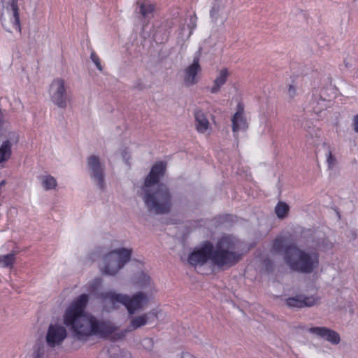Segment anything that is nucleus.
Listing matches in <instances>:
<instances>
[{
	"instance_id": "obj_1",
	"label": "nucleus",
	"mask_w": 358,
	"mask_h": 358,
	"mask_svg": "<svg viewBox=\"0 0 358 358\" xmlns=\"http://www.w3.org/2000/svg\"><path fill=\"white\" fill-rule=\"evenodd\" d=\"M89 301L86 294L75 299L66 309L63 315L64 324L69 327L78 340H85L92 335L106 337L113 332V328L103 321H99L92 315L85 313Z\"/></svg>"
},
{
	"instance_id": "obj_2",
	"label": "nucleus",
	"mask_w": 358,
	"mask_h": 358,
	"mask_svg": "<svg viewBox=\"0 0 358 358\" xmlns=\"http://www.w3.org/2000/svg\"><path fill=\"white\" fill-rule=\"evenodd\" d=\"M166 166L163 162H156L146 176L141 196L148 211L157 215L169 213L172 208V195L164 184H158L164 176Z\"/></svg>"
},
{
	"instance_id": "obj_3",
	"label": "nucleus",
	"mask_w": 358,
	"mask_h": 358,
	"mask_svg": "<svg viewBox=\"0 0 358 358\" xmlns=\"http://www.w3.org/2000/svg\"><path fill=\"white\" fill-rule=\"evenodd\" d=\"M283 258L289 267L297 272L310 273L318 266L317 254H310L300 250L294 243L287 245Z\"/></svg>"
},
{
	"instance_id": "obj_4",
	"label": "nucleus",
	"mask_w": 358,
	"mask_h": 358,
	"mask_svg": "<svg viewBox=\"0 0 358 358\" xmlns=\"http://www.w3.org/2000/svg\"><path fill=\"white\" fill-rule=\"evenodd\" d=\"M241 259V255L235 251L234 241L229 236L221 237L213 245L212 264L218 268H230Z\"/></svg>"
},
{
	"instance_id": "obj_5",
	"label": "nucleus",
	"mask_w": 358,
	"mask_h": 358,
	"mask_svg": "<svg viewBox=\"0 0 358 358\" xmlns=\"http://www.w3.org/2000/svg\"><path fill=\"white\" fill-rule=\"evenodd\" d=\"M101 299L108 300L113 306L117 303L123 305L129 315L143 310L148 303L149 298L143 292H138L131 296L116 293L113 291L102 292Z\"/></svg>"
},
{
	"instance_id": "obj_6",
	"label": "nucleus",
	"mask_w": 358,
	"mask_h": 358,
	"mask_svg": "<svg viewBox=\"0 0 358 358\" xmlns=\"http://www.w3.org/2000/svg\"><path fill=\"white\" fill-rule=\"evenodd\" d=\"M132 254L131 249L120 248L113 250L103 257V266L101 272L103 274L115 275L130 261Z\"/></svg>"
},
{
	"instance_id": "obj_7",
	"label": "nucleus",
	"mask_w": 358,
	"mask_h": 358,
	"mask_svg": "<svg viewBox=\"0 0 358 358\" xmlns=\"http://www.w3.org/2000/svg\"><path fill=\"white\" fill-rule=\"evenodd\" d=\"M213 252V243L210 241H205L189 255L188 262L194 266H203L208 261L212 263Z\"/></svg>"
},
{
	"instance_id": "obj_8",
	"label": "nucleus",
	"mask_w": 358,
	"mask_h": 358,
	"mask_svg": "<svg viewBox=\"0 0 358 358\" xmlns=\"http://www.w3.org/2000/svg\"><path fill=\"white\" fill-rule=\"evenodd\" d=\"M50 94L52 101L59 108H64L67 105L65 82L62 78L55 79L50 86Z\"/></svg>"
},
{
	"instance_id": "obj_9",
	"label": "nucleus",
	"mask_w": 358,
	"mask_h": 358,
	"mask_svg": "<svg viewBox=\"0 0 358 358\" xmlns=\"http://www.w3.org/2000/svg\"><path fill=\"white\" fill-rule=\"evenodd\" d=\"M67 336L64 327L59 324H50L45 337L48 346L54 348L60 345Z\"/></svg>"
},
{
	"instance_id": "obj_10",
	"label": "nucleus",
	"mask_w": 358,
	"mask_h": 358,
	"mask_svg": "<svg viewBox=\"0 0 358 358\" xmlns=\"http://www.w3.org/2000/svg\"><path fill=\"white\" fill-rule=\"evenodd\" d=\"M232 131L236 134L239 131H245L248 128L247 118L245 115L244 105L239 102L236 112L231 118Z\"/></svg>"
},
{
	"instance_id": "obj_11",
	"label": "nucleus",
	"mask_w": 358,
	"mask_h": 358,
	"mask_svg": "<svg viewBox=\"0 0 358 358\" xmlns=\"http://www.w3.org/2000/svg\"><path fill=\"white\" fill-rule=\"evenodd\" d=\"M320 298L316 295L307 296L303 294L296 295L294 297L288 298L286 304L290 308H301L303 307H311L319 301Z\"/></svg>"
},
{
	"instance_id": "obj_12",
	"label": "nucleus",
	"mask_w": 358,
	"mask_h": 358,
	"mask_svg": "<svg viewBox=\"0 0 358 358\" xmlns=\"http://www.w3.org/2000/svg\"><path fill=\"white\" fill-rule=\"evenodd\" d=\"M156 319H157V312L155 310L147 313L132 317L130 319L129 324L126 331L127 332L135 331Z\"/></svg>"
},
{
	"instance_id": "obj_13",
	"label": "nucleus",
	"mask_w": 358,
	"mask_h": 358,
	"mask_svg": "<svg viewBox=\"0 0 358 358\" xmlns=\"http://www.w3.org/2000/svg\"><path fill=\"white\" fill-rule=\"evenodd\" d=\"M201 71L199 57H194L193 62L185 70L184 82L187 86L193 85L198 82L197 74Z\"/></svg>"
},
{
	"instance_id": "obj_14",
	"label": "nucleus",
	"mask_w": 358,
	"mask_h": 358,
	"mask_svg": "<svg viewBox=\"0 0 358 358\" xmlns=\"http://www.w3.org/2000/svg\"><path fill=\"white\" fill-rule=\"evenodd\" d=\"M4 8H6L8 11L11 10L13 20V27L18 32H21L17 0H0V10H3Z\"/></svg>"
},
{
	"instance_id": "obj_15",
	"label": "nucleus",
	"mask_w": 358,
	"mask_h": 358,
	"mask_svg": "<svg viewBox=\"0 0 358 358\" xmlns=\"http://www.w3.org/2000/svg\"><path fill=\"white\" fill-rule=\"evenodd\" d=\"M87 164L92 171V177L97 181L99 187L102 189L104 185V176L99 158L94 155L90 157Z\"/></svg>"
},
{
	"instance_id": "obj_16",
	"label": "nucleus",
	"mask_w": 358,
	"mask_h": 358,
	"mask_svg": "<svg viewBox=\"0 0 358 358\" xmlns=\"http://www.w3.org/2000/svg\"><path fill=\"white\" fill-rule=\"evenodd\" d=\"M309 332L326 339L334 345L338 344L341 340L336 331L327 327H311L309 329Z\"/></svg>"
},
{
	"instance_id": "obj_17",
	"label": "nucleus",
	"mask_w": 358,
	"mask_h": 358,
	"mask_svg": "<svg viewBox=\"0 0 358 358\" xmlns=\"http://www.w3.org/2000/svg\"><path fill=\"white\" fill-rule=\"evenodd\" d=\"M195 126L198 132L204 134L210 129V122L206 114L201 110L194 112Z\"/></svg>"
},
{
	"instance_id": "obj_18",
	"label": "nucleus",
	"mask_w": 358,
	"mask_h": 358,
	"mask_svg": "<svg viewBox=\"0 0 358 358\" xmlns=\"http://www.w3.org/2000/svg\"><path fill=\"white\" fill-rule=\"evenodd\" d=\"M229 76V71L227 68H224L219 71L218 75L213 81V85L210 91L212 94L217 93L221 87L226 83Z\"/></svg>"
},
{
	"instance_id": "obj_19",
	"label": "nucleus",
	"mask_w": 358,
	"mask_h": 358,
	"mask_svg": "<svg viewBox=\"0 0 358 358\" xmlns=\"http://www.w3.org/2000/svg\"><path fill=\"white\" fill-rule=\"evenodd\" d=\"M139 5V13L144 17L145 20L149 19L153 17V13L155 10V6L152 3H144L137 2Z\"/></svg>"
},
{
	"instance_id": "obj_20",
	"label": "nucleus",
	"mask_w": 358,
	"mask_h": 358,
	"mask_svg": "<svg viewBox=\"0 0 358 358\" xmlns=\"http://www.w3.org/2000/svg\"><path fill=\"white\" fill-rule=\"evenodd\" d=\"M12 143L9 140L3 142L0 147V163L8 160L12 154Z\"/></svg>"
},
{
	"instance_id": "obj_21",
	"label": "nucleus",
	"mask_w": 358,
	"mask_h": 358,
	"mask_svg": "<svg viewBox=\"0 0 358 358\" xmlns=\"http://www.w3.org/2000/svg\"><path fill=\"white\" fill-rule=\"evenodd\" d=\"M286 238L283 236H277L272 243L271 252L277 254L285 251L287 245H285Z\"/></svg>"
},
{
	"instance_id": "obj_22",
	"label": "nucleus",
	"mask_w": 358,
	"mask_h": 358,
	"mask_svg": "<svg viewBox=\"0 0 358 358\" xmlns=\"http://www.w3.org/2000/svg\"><path fill=\"white\" fill-rule=\"evenodd\" d=\"M134 284L137 285L138 287L143 289L150 285L151 280L150 276L141 272L134 277Z\"/></svg>"
},
{
	"instance_id": "obj_23",
	"label": "nucleus",
	"mask_w": 358,
	"mask_h": 358,
	"mask_svg": "<svg viewBox=\"0 0 358 358\" xmlns=\"http://www.w3.org/2000/svg\"><path fill=\"white\" fill-rule=\"evenodd\" d=\"M15 261V254L10 253L5 255H0V266L4 268H12Z\"/></svg>"
},
{
	"instance_id": "obj_24",
	"label": "nucleus",
	"mask_w": 358,
	"mask_h": 358,
	"mask_svg": "<svg viewBox=\"0 0 358 358\" xmlns=\"http://www.w3.org/2000/svg\"><path fill=\"white\" fill-rule=\"evenodd\" d=\"M289 206L286 203L282 201H279L275 208V212L278 217L280 219L286 217L289 213Z\"/></svg>"
},
{
	"instance_id": "obj_25",
	"label": "nucleus",
	"mask_w": 358,
	"mask_h": 358,
	"mask_svg": "<svg viewBox=\"0 0 358 358\" xmlns=\"http://www.w3.org/2000/svg\"><path fill=\"white\" fill-rule=\"evenodd\" d=\"M42 184L45 190L53 189L57 185L56 179L51 176H43Z\"/></svg>"
},
{
	"instance_id": "obj_26",
	"label": "nucleus",
	"mask_w": 358,
	"mask_h": 358,
	"mask_svg": "<svg viewBox=\"0 0 358 358\" xmlns=\"http://www.w3.org/2000/svg\"><path fill=\"white\" fill-rule=\"evenodd\" d=\"M214 4L210 10V15L211 17H214L215 15H217L220 9V3L222 0H214Z\"/></svg>"
},
{
	"instance_id": "obj_27",
	"label": "nucleus",
	"mask_w": 358,
	"mask_h": 358,
	"mask_svg": "<svg viewBox=\"0 0 358 358\" xmlns=\"http://www.w3.org/2000/svg\"><path fill=\"white\" fill-rule=\"evenodd\" d=\"M327 162L329 166V168L331 169L333 168L336 162V159L335 157L333 155L331 150L329 151L327 157Z\"/></svg>"
},
{
	"instance_id": "obj_28",
	"label": "nucleus",
	"mask_w": 358,
	"mask_h": 358,
	"mask_svg": "<svg viewBox=\"0 0 358 358\" xmlns=\"http://www.w3.org/2000/svg\"><path fill=\"white\" fill-rule=\"evenodd\" d=\"M90 58L92 62L94 63L97 69L100 71L102 70V66L101 65L100 59L99 56L95 52H92L90 55Z\"/></svg>"
},
{
	"instance_id": "obj_29",
	"label": "nucleus",
	"mask_w": 358,
	"mask_h": 358,
	"mask_svg": "<svg viewBox=\"0 0 358 358\" xmlns=\"http://www.w3.org/2000/svg\"><path fill=\"white\" fill-rule=\"evenodd\" d=\"M296 91L295 80H293L292 83L289 85L288 94L289 96L294 97L296 95Z\"/></svg>"
},
{
	"instance_id": "obj_30",
	"label": "nucleus",
	"mask_w": 358,
	"mask_h": 358,
	"mask_svg": "<svg viewBox=\"0 0 358 358\" xmlns=\"http://www.w3.org/2000/svg\"><path fill=\"white\" fill-rule=\"evenodd\" d=\"M352 127L356 133L358 134V115H356L353 117Z\"/></svg>"
},
{
	"instance_id": "obj_31",
	"label": "nucleus",
	"mask_w": 358,
	"mask_h": 358,
	"mask_svg": "<svg viewBox=\"0 0 358 358\" xmlns=\"http://www.w3.org/2000/svg\"><path fill=\"white\" fill-rule=\"evenodd\" d=\"M43 349L38 348L37 350L34 352V358H43Z\"/></svg>"
},
{
	"instance_id": "obj_32",
	"label": "nucleus",
	"mask_w": 358,
	"mask_h": 358,
	"mask_svg": "<svg viewBox=\"0 0 358 358\" xmlns=\"http://www.w3.org/2000/svg\"><path fill=\"white\" fill-rule=\"evenodd\" d=\"M181 358H195V357L189 352H183L182 354Z\"/></svg>"
}]
</instances>
